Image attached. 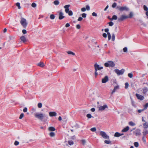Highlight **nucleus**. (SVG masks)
<instances>
[{
    "label": "nucleus",
    "instance_id": "nucleus-1",
    "mask_svg": "<svg viewBox=\"0 0 148 148\" xmlns=\"http://www.w3.org/2000/svg\"><path fill=\"white\" fill-rule=\"evenodd\" d=\"M34 115L35 118L41 121L45 117L47 116L42 113L39 112L34 113Z\"/></svg>",
    "mask_w": 148,
    "mask_h": 148
},
{
    "label": "nucleus",
    "instance_id": "nucleus-2",
    "mask_svg": "<svg viewBox=\"0 0 148 148\" xmlns=\"http://www.w3.org/2000/svg\"><path fill=\"white\" fill-rule=\"evenodd\" d=\"M20 23L23 28H26L27 26V23L26 20L25 18H21V19Z\"/></svg>",
    "mask_w": 148,
    "mask_h": 148
},
{
    "label": "nucleus",
    "instance_id": "nucleus-3",
    "mask_svg": "<svg viewBox=\"0 0 148 148\" xmlns=\"http://www.w3.org/2000/svg\"><path fill=\"white\" fill-rule=\"evenodd\" d=\"M104 66L106 67H113L115 66V64L114 62L111 61H109L104 63Z\"/></svg>",
    "mask_w": 148,
    "mask_h": 148
},
{
    "label": "nucleus",
    "instance_id": "nucleus-4",
    "mask_svg": "<svg viewBox=\"0 0 148 148\" xmlns=\"http://www.w3.org/2000/svg\"><path fill=\"white\" fill-rule=\"evenodd\" d=\"M116 9L119 10L120 11H128L129 10V8L126 6L123 7L118 6L116 8Z\"/></svg>",
    "mask_w": 148,
    "mask_h": 148
},
{
    "label": "nucleus",
    "instance_id": "nucleus-5",
    "mask_svg": "<svg viewBox=\"0 0 148 148\" xmlns=\"http://www.w3.org/2000/svg\"><path fill=\"white\" fill-rule=\"evenodd\" d=\"M97 108L99 110L101 111L104 110L108 108V106L106 104L104 105L103 106L98 105L97 106Z\"/></svg>",
    "mask_w": 148,
    "mask_h": 148
},
{
    "label": "nucleus",
    "instance_id": "nucleus-6",
    "mask_svg": "<svg viewBox=\"0 0 148 148\" xmlns=\"http://www.w3.org/2000/svg\"><path fill=\"white\" fill-rule=\"evenodd\" d=\"M100 135L105 139H109V136H108L106 133L103 131H100Z\"/></svg>",
    "mask_w": 148,
    "mask_h": 148
},
{
    "label": "nucleus",
    "instance_id": "nucleus-7",
    "mask_svg": "<svg viewBox=\"0 0 148 148\" xmlns=\"http://www.w3.org/2000/svg\"><path fill=\"white\" fill-rule=\"evenodd\" d=\"M128 18V16H125L124 15H122L118 18V21L119 22L122 21Z\"/></svg>",
    "mask_w": 148,
    "mask_h": 148
},
{
    "label": "nucleus",
    "instance_id": "nucleus-8",
    "mask_svg": "<svg viewBox=\"0 0 148 148\" xmlns=\"http://www.w3.org/2000/svg\"><path fill=\"white\" fill-rule=\"evenodd\" d=\"M114 71L118 75H122L125 71V70L124 69H122L121 70L119 69H115Z\"/></svg>",
    "mask_w": 148,
    "mask_h": 148
},
{
    "label": "nucleus",
    "instance_id": "nucleus-9",
    "mask_svg": "<svg viewBox=\"0 0 148 148\" xmlns=\"http://www.w3.org/2000/svg\"><path fill=\"white\" fill-rule=\"evenodd\" d=\"M133 133L136 136H140L141 135L140 130L139 129H137L134 131Z\"/></svg>",
    "mask_w": 148,
    "mask_h": 148
},
{
    "label": "nucleus",
    "instance_id": "nucleus-10",
    "mask_svg": "<svg viewBox=\"0 0 148 148\" xmlns=\"http://www.w3.org/2000/svg\"><path fill=\"white\" fill-rule=\"evenodd\" d=\"M94 66L95 71H97L98 70H101L103 68V67L100 66L97 63H95Z\"/></svg>",
    "mask_w": 148,
    "mask_h": 148
},
{
    "label": "nucleus",
    "instance_id": "nucleus-11",
    "mask_svg": "<svg viewBox=\"0 0 148 148\" xmlns=\"http://www.w3.org/2000/svg\"><path fill=\"white\" fill-rule=\"evenodd\" d=\"M64 143L65 144L64 146H68L69 145H73L74 144V142L72 140H69L68 142L67 141H65Z\"/></svg>",
    "mask_w": 148,
    "mask_h": 148
},
{
    "label": "nucleus",
    "instance_id": "nucleus-12",
    "mask_svg": "<svg viewBox=\"0 0 148 148\" xmlns=\"http://www.w3.org/2000/svg\"><path fill=\"white\" fill-rule=\"evenodd\" d=\"M108 77L107 76H106L102 79L101 82L102 83H104L108 82Z\"/></svg>",
    "mask_w": 148,
    "mask_h": 148
},
{
    "label": "nucleus",
    "instance_id": "nucleus-13",
    "mask_svg": "<svg viewBox=\"0 0 148 148\" xmlns=\"http://www.w3.org/2000/svg\"><path fill=\"white\" fill-rule=\"evenodd\" d=\"M136 95L138 99L140 100H143L144 99V96L138 94H136Z\"/></svg>",
    "mask_w": 148,
    "mask_h": 148
},
{
    "label": "nucleus",
    "instance_id": "nucleus-14",
    "mask_svg": "<svg viewBox=\"0 0 148 148\" xmlns=\"http://www.w3.org/2000/svg\"><path fill=\"white\" fill-rule=\"evenodd\" d=\"M70 6V5H67L64 6V8L65 9V12L66 13H68V12L70 11L69 8Z\"/></svg>",
    "mask_w": 148,
    "mask_h": 148
},
{
    "label": "nucleus",
    "instance_id": "nucleus-15",
    "mask_svg": "<svg viewBox=\"0 0 148 148\" xmlns=\"http://www.w3.org/2000/svg\"><path fill=\"white\" fill-rule=\"evenodd\" d=\"M49 115L51 117L55 116H56L57 113L54 112H51L49 113Z\"/></svg>",
    "mask_w": 148,
    "mask_h": 148
},
{
    "label": "nucleus",
    "instance_id": "nucleus-16",
    "mask_svg": "<svg viewBox=\"0 0 148 148\" xmlns=\"http://www.w3.org/2000/svg\"><path fill=\"white\" fill-rule=\"evenodd\" d=\"M142 133L143 136H145L146 135L148 134V130L146 129H144Z\"/></svg>",
    "mask_w": 148,
    "mask_h": 148
},
{
    "label": "nucleus",
    "instance_id": "nucleus-17",
    "mask_svg": "<svg viewBox=\"0 0 148 148\" xmlns=\"http://www.w3.org/2000/svg\"><path fill=\"white\" fill-rule=\"evenodd\" d=\"M63 14L62 12H60L59 14V19L61 20L64 18V16H63Z\"/></svg>",
    "mask_w": 148,
    "mask_h": 148
},
{
    "label": "nucleus",
    "instance_id": "nucleus-18",
    "mask_svg": "<svg viewBox=\"0 0 148 148\" xmlns=\"http://www.w3.org/2000/svg\"><path fill=\"white\" fill-rule=\"evenodd\" d=\"M20 39L24 43L27 41V39L24 36H22L21 37Z\"/></svg>",
    "mask_w": 148,
    "mask_h": 148
},
{
    "label": "nucleus",
    "instance_id": "nucleus-19",
    "mask_svg": "<svg viewBox=\"0 0 148 148\" xmlns=\"http://www.w3.org/2000/svg\"><path fill=\"white\" fill-rule=\"evenodd\" d=\"M119 86H116L114 87V89L112 91V93H111L112 94H113L114 92L116 91V90H117L118 89H119Z\"/></svg>",
    "mask_w": 148,
    "mask_h": 148
},
{
    "label": "nucleus",
    "instance_id": "nucleus-20",
    "mask_svg": "<svg viewBox=\"0 0 148 148\" xmlns=\"http://www.w3.org/2000/svg\"><path fill=\"white\" fill-rule=\"evenodd\" d=\"M129 129V126H126L125 128L123 129L122 130V132H126Z\"/></svg>",
    "mask_w": 148,
    "mask_h": 148
},
{
    "label": "nucleus",
    "instance_id": "nucleus-21",
    "mask_svg": "<svg viewBox=\"0 0 148 148\" xmlns=\"http://www.w3.org/2000/svg\"><path fill=\"white\" fill-rule=\"evenodd\" d=\"M38 66H39L41 67H43L45 66L43 62H40L37 64Z\"/></svg>",
    "mask_w": 148,
    "mask_h": 148
},
{
    "label": "nucleus",
    "instance_id": "nucleus-22",
    "mask_svg": "<svg viewBox=\"0 0 148 148\" xmlns=\"http://www.w3.org/2000/svg\"><path fill=\"white\" fill-rule=\"evenodd\" d=\"M143 127L144 129H146L148 128V123L145 122L143 124Z\"/></svg>",
    "mask_w": 148,
    "mask_h": 148
},
{
    "label": "nucleus",
    "instance_id": "nucleus-23",
    "mask_svg": "<svg viewBox=\"0 0 148 148\" xmlns=\"http://www.w3.org/2000/svg\"><path fill=\"white\" fill-rule=\"evenodd\" d=\"M143 90V93L144 94H146L147 91H148V89L147 87H144Z\"/></svg>",
    "mask_w": 148,
    "mask_h": 148
},
{
    "label": "nucleus",
    "instance_id": "nucleus-24",
    "mask_svg": "<svg viewBox=\"0 0 148 148\" xmlns=\"http://www.w3.org/2000/svg\"><path fill=\"white\" fill-rule=\"evenodd\" d=\"M129 125L131 126H133L135 125L136 124L132 121L129 122L128 123Z\"/></svg>",
    "mask_w": 148,
    "mask_h": 148
},
{
    "label": "nucleus",
    "instance_id": "nucleus-25",
    "mask_svg": "<svg viewBox=\"0 0 148 148\" xmlns=\"http://www.w3.org/2000/svg\"><path fill=\"white\" fill-rule=\"evenodd\" d=\"M48 130L50 131H53L55 130V129L53 127H51L48 128Z\"/></svg>",
    "mask_w": 148,
    "mask_h": 148
},
{
    "label": "nucleus",
    "instance_id": "nucleus-26",
    "mask_svg": "<svg viewBox=\"0 0 148 148\" xmlns=\"http://www.w3.org/2000/svg\"><path fill=\"white\" fill-rule=\"evenodd\" d=\"M59 3V1L58 0H55L53 2L54 4L56 5H58Z\"/></svg>",
    "mask_w": 148,
    "mask_h": 148
},
{
    "label": "nucleus",
    "instance_id": "nucleus-27",
    "mask_svg": "<svg viewBox=\"0 0 148 148\" xmlns=\"http://www.w3.org/2000/svg\"><path fill=\"white\" fill-rule=\"evenodd\" d=\"M114 136L115 137H116L121 136L120 134L119 133H118V132H116L114 134Z\"/></svg>",
    "mask_w": 148,
    "mask_h": 148
},
{
    "label": "nucleus",
    "instance_id": "nucleus-28",
    "mask_svg": "<svg viewBox=\"0 0 148 148\" xmlns=\"http://www.w3.org/2000/svg\"><path fill=\"white\" fill-rule=\"evenodd\" d=\"M67 52L68 54L69 55H72L73 56H74L75 55V53L71 51H67Z\"/></svg>",
    "mask_w": 148,
    "mask_h": 148
},
{
    "label": "nucleus",
    "instance_id": "nucleus-29",
    "mask_svg": "<svg viewBox=\"0 0 148 148\" xmlns=\"http://www.w3.org/2000/svg\"><path fill=\"white\" fill-rule=\"evenodd\" d=\"M104 143L107 144H111V142L109 140H105Z\"/></svg>",
    "mask_w": 148,
    "mask_h": 148
},
{
    "label": "nucleus",
    "instance_id": "nucleus-30",
    "mask_svg": "<svg viewBox=\"0 0 148 148\" xmlns=\"http://www.w3.org/2000/svg\"><path fill=\"white\" fill-rule=\"evenodd\" d=\"M134 146L136 147H137L139 146V144L137 142H135L134 143Z\"/></svg>",
    "mask_w": 148,
    "mask_h": 148
},
{
    "label": "nucleus",
    "instance_id": "nucleus-31",
    "mask_svg": "<svg viewBox=\"0 0 148 148\" xmlns=\"http://www.w3.org/2000/svg\"><path fill=\"white\" fill-rule=\"evenodd\" d=\"M133 13L132 12H130L129 14V16H128V18H131L133 16Z\"/></svg>",
    "mask_w": 148,
    "mask_h": 148
},
{
    "label": "nucleus",
    "instance_id": "nucleus-32",
    "mask_svg": "<svg viewBox=\"0 0 148 148\" xmlns=\"http://www.w3.org/2000/svg\"><path fill=\"white\" fill-rule=\"evenodd\" d=\"M90 130L92 132H95L96 131V129L95 127H94L91 128Z\"/></svg>",
    "mask_w": 148,
    "mask_h": 148
},
{
    "label": "nucleus",
    "instance_id": "nucleus-33",
    "mask_svg": "<svg viewBox=\"0 0 148 148\" xmlns=\"http://www.w3.org/2000/svg\"><path fill=\"white\" fill-rule=\"evenodd\" d=\"M108 36V40H110L111 39V36L110 33L109 32H108L107 33Z\"/></svg>",
    "mask_w": 148,
    "mask_h": 148
},
{
    "label": "nucleus",
    "instance_id": "nucleus-34",
    "mask_svg": "<svg viewBox=\"0 0 148 148\" xmlns=\"http://www.w3.org/2000/svg\"><path fill=\"white\" fill-rule=\"evenodd\" d=\"M55 17V16L54 14H51L50 16V18L51 19H53Z\"/></svg>",
    "mask_w": 148,
    "mask_h": 148
},
{
    "label": "nucleus",
    "instance_id": "nucleus-35",
    "mask_svg": "<svg viewBox=\"0 0 148 148\" xmlns=\"http://www.w3.org/2000/svg\"><path fill=\"white\" fill-rule=\"evenodd\" d=\"M49 135L51 137H53L55 135V134L53 132H51L49 134Z\"/></svg>",
    "mask_w": 148,
    "mask_h": 148
},
{
    "label": "nucleus",
    "instance_id": "nucleus-36",
    "mask_svg": "<svg viewBox=\"0 0 148 148\" xmlns=\"http://www.w3.org/2000/svg\"><path fill=\"white\" fill-rule=\"evenodd\" d=\"M68 13L69 15L70 16H72L73 14V13L71 10H70L68 12Z\"/></svg>",
    "mask_w": 148,
    "mask_h": 148
},
{
    "label": "nucleus",
    "instance_id": "nucleus-37",
    "mask_svg": "<svg viewBox=\"0 0 148 148\" xmlns=\"http://www.w3.org/2000/svg\"><path fill=\"white\" fill-rule=\"evenodd\" d=\"M42 104L41 103H40L38 104V107L39 108H40L42 107Z\"/></svg>",
    "mask_w": 148,
    "mask_h": 148
},
{
    "label": "nucleus",
    "instance_id": "nucleus-38",
    "mask_svg": "<svg viewBox=\"0 0 148 148\" xmlns=\"http://www.w3.org/2000/svg\"><path fill=\"white\" fill-rule=\"evenodd\" d=\"M128 76L130 78H132L133 77V74L132 73H129L128 74Z\"/></svg>",
    "mask_w": 148,
    "mask_h": 148
},
{
    "label": "nucleus",
    "instance_id": "nucleus-39",
    "mask_svg": "<svg viewBox=\"0 0 148 148\" xmlns=\"http://www.w3.org/2000/svg\"><path fill=\"white\" fill-rule=\"evenodd\" d=\"M16 5L18 7L19 9H21V6H20V3H16Z\"/></svg>",
    "mask_w": 148,
    "mask_h": 148
},
{
    "label": "nucleus",
    "instance_id": "nucleus-40",
    "mask_svg": "<svg viewBox=\"0 0 148 148\" xmlns=\"http://www.w3.org/2000/svg\"><path fill=\"white\" fill-rule=\"evenodd\" d=\"M117 18V17L115 15H113L112 17V19L116 20Z\"/></svg>",
    "mask_w": 148,
    "mask_h": 148
},
{
    "label": "nucleus",
    "instance_id": "nucleus-41",
    "mask_svg": "<svg viewBox=\"0 0 148 148\" xmlns=\"http://www.w3.org/2000/svg\"><path fill=\"white\" fill-rule=\"evenodd\" d=\"M115 35L114 34H113L112 36V40L114 41L115 40Z\"/></svg>",
    "mask_w": 148,
    "mask_h": 148
},
{
    "label": "nucleus",
    "instance_id": "nucleus-42",
    "mask_svg": "<svg viewBox=\"0 0 148 148\" xmlns=\"http://www.w3.org/2000/svg\"><path fill=\"white\" fill-rule=\"evenodd\" d=\"M108 24H109V25L110 26H113L114 25V23L112 21H110V22L108 23Z\"/></svg>",
    "mask_w": 148,
    "mask_h": 148
},
{
    "label": "nucleus",
    "instance_id": "nucleus-43",
    "mask_svg": "<svg viewBox=\"0 0 148 148\" xmlns=\"http://www.w3.org/2000/svg\"><path fill=\"white\" fill-rule=\"evenodd\" d=\"M36 4L34 3H33L32 4V6L33 8H35L36 6Z\"/></svg>",
    "mask_w": 148,
    "mask_h": 148
},
{
    "label": "nucleus",
    "instance_id": "nucleus-44",
    "mask_svg": "<svg viewBox=\"0 0 148 148\" xmlns=\"http://www.w3.org/2000/svg\"><path fill=\"white\" fill-rule=\"evenodd\" d=\"M123 51L125 52H126L127 51V47H125L123 49Z\"/></svg>",
    "mask_w": 148,
    "mask_h": 148
},
{
    "label": "nucleus",
    "instance_id": "nucleus-45",
    "mask_svg": "<svg viewBox=\"0 0 148 148\" xmlns=\"http://www.w3.org/2000/svg\"><path fill=\"white\" fill-rule=\"evenodd\" d=\"M125 89H127L128 88V86H129V84L128 83L126 82L125 83Z\"/></svg>",
    "mask_w": 148,
    "mask_h": 148
},
{
    "label": "nucleus",
    "instance_id": "nucleus-46",
    "mask_svg": "<svg viewBox=\"0 0 148 148\" xmlns=\"http://www.w3.org/2000/svg\"><path fill=\"white\" fill-rule=\"evenodd\" d=\"M19 142L18 141H15L14 143V145L16 146H17L19 144Z\"/></svg>",
    "mask_w": 148,
    "mask_h": 148
},
{
    "label": "nucleus",
    "instance_id": "nucleus-47",
    "mask_svg": "<svg viewBox=\"0 0 148 148\" xmlns=\"http://www.w3.org/2000/svg\"><path fill=\"white\" fill-rule=\"evenodd\" d=\"M86 116L88 118H90L92 117V116L91 114H87Z\"/></svg>",
    "mask_w": 148,
    "mask_h": 148
},
{
    "label": "nucleus",
    "instance_id": "nucleus-48",
    "mask_svg": "<svg viewBox=\"0 0 148 148\" xmlns=\"http://www.w3.org/2000/svg\"><path fill=\"white\" fill-rule=\"evenodd\" d=\"M82 17L83 18H86V14L85 13H83L81 14Z\"/></svg>",
    "mask_w": 148,
    "mask_h": 148
},
{
    "label": "nucleus",
    "instance_id": "nucleus-49",
    "mask_svg": "<svg viewBox=\"0 0 148 148\" xmlns=\"http://www.w3.org/2000/svg\"><path fill=\"white\" fill-rule=\"evenodd\" d=\"M81 142L83 145H84L86 143V141L85 140H81Z\"/></svg>",
    "mask_w": 148,
    "mask_h": 148
},
{
    "label": "nucleus",
    "instance_id": "nucleus-50",
    "mask_svg": "<svg viewBox=\"0 0 148 148\" xmlns=\"http://www.w3.org/2000/svg\"><path fill=\"white\" fill-rule=\"evenodd\" d=\"M143 8H144V10H145L146 11L148 10V8L147 7L146 5H144L143 6Z\"/></svg>",
    "mask_w": 148,
    "mask_h": 148
},
{
    "label": "nucleus",
    "instance_id": "nucleus-51",
    "mask_svg": "<svg viewBox=\"0 0 148 148\" xmlns=\"http://www.w3.org/2000/svg\"><path fill=\"white\" fill-rule=\"evenodd\" d=\"M24 116V114L23 113H21L19 116V118L20 119H22Z\"/></svg>",
    "mask_w": 148,
    "mask_h": 148
},
{
    "label": "nucleus",
    "instance_id": "nucleus-52",
    "mask_svg": "<svg viewBox=\"0 0 148 148\" xmlns=\"http://www.w3.org/2000/svg\"><path fill=\"white\" fill-rule=\"evenodd\" d=\"M117 5V4L115 3H114L112 5V6L113 8H115Z\"/></svg>",
    "mask_w": 148,
    "mask_h": 148
},
{
    "label": "nucleus",
    "instance_id": "nucleus-53",
    "mask_svg": "<svg viewBox=\"0 0 148 148\" xmlns=\"http://www.w3.org/2000/svg\"><path fill=\"white\" fill-rule=\"evenodd\" d=\"M86 10H90V6L88 5H87L86 6Z\"/></svg>",
    "mask_w": 148,
    "mask_h": 148
},
{
    "label": "nucleus",
    "instance_id": "nucleus-54",
    "mask_svg": "<svg viewBox=\"0 0 148 148\" xmlns=\"http://www.w3.org/2000/svg\"><path fill=\"white\" fill-rule=\"evenodd\" d=\"M14 36H10L9 37V39L10 40H14Z\"/></svg>",
    "mask_w": 148,
    "mask_h": 148
},
{
    "label": "nucleus",
    "instance_id": "nucleus-55",
    "mask_svg": "<svg viewBox=\"0 0 148 148\" xmlns=\"http://www.w3.org/2000/svg\"><path fill=\"white\" fill-rule=\"evenodd\" d=\"M23 112H26L27 111V108H26V107L25 108L23 109Z\"/></svg>",
    "mask_w": 148,
    "mask_h": 148
},
{
    "label": "nucleus",
    "instance_id": "nucleus-56",
    "mask_svg": "<svg viewBox=\"0 0 148 148\" xmlns=\"http://www.w3.org/2000/svg\"><path fill=\"white\" fill-rule=\"evenodd\" d=\"M86 10L85 8H83L81 9V11L82 12H84L86 11Z\"/></svg>",
    "mask_w": 148,
    "mask_h": 148
},
{
    "label": "nucleus",
    "instance_id": "nucleus-57",
    "mask_svg": "<svg viewBox=\"0 0 148 148\" xmlns=\"http://www.w3.org/2000/svg\"><path fill=\"white\" fill-rule=\"evenodd\" d=\"M92 16H94L96 17L97 16V14L95 12H93L92 13Z\"/></svg>",
    "mask_w": 148,
    "mask_h": 148
},
{
    "label": "nucleus",
    "instance_id": "nucleus-58",
    "mask_svg": "<svg viewBox=\"0 0 148 148\" xmlns=\"http://www.w3.org/2000/svg\"><path fill=\"white\" fill-rule=\"evenodd\" d=\"M82 19H83V18L82 17H79L77 21H82Z\"/></svg>",
    "mask_w": 148,
    "mask_h": 148
},
{
    "label": "nucleus",
    "instance_id": "nucleus-59",
    "mask_svg": "<svg viewBox=\"0 0 148 148\" xmlns=\"http://www.w3.org/2000/svg\"><path fill=\"white\" fill-rule=\"evenodd\" d=\"M142 139H143V142L145 143H146V140L145 138V136H143V138H142Z\"/></svg>",
    "mask_w": 148,
    "mask_h": 148
},
{
    "label": "nucleus",
    "instance_id": "nucleus-60",
    "mask_svg": "<svg viewBox=\"0 0 148 148\" xmlns=\"http://www.w3.org/2000/svg\"><path fill=\"white\" fill-rule=\"evenodd\" d=\"M22 32L23 34H25L27 33V31L25 29H23L22 30Z\"/></svg>",
    "mask_w": 148,
    "mask_h": 148
},
{
    "label": "nucleus",
    "instance_id": "nucleus-61",
    "mask_svg": "<svg viewBox=\"0 0 148 148\" xmlns=\"http://www.w3.org/2000/svg\"><path fill=\"white\" fill-rule=\"evenodd\" d=\"M70 26V25L69 23H67L65 25V27H69Z\"/></svg>",
    "mask_w": 148,
    "mask_h": 148
},
{
    "label": "nucleus",
    "instance_id": "nucleus-62",
    "mask_svg": "<svg viewBox=\"0 0 148 148\" xmlns=\"http://www.w3.org/2000/svg\"><path fill=\"white\" fill-rule=\"evenodd\" d=\"M76 27L77 29H79L81 27L78 24L76 25Z\"/></svg>",
    "mask_w": 148,
    "mask_h": 148
},
{
    "label": "nucleus",
    "instance_id": "nucleus-63",
    "mask_svg": "<svg viewBox=\"0 0 148 148\" xmlns=\"http://www.w3.org/2000/svg\"><path fill=\"white\" fill-rule=\"evenodd\" d=\"M103 36L105 38L107 37V34L106 33H104L103 34Z\"/></svg>",
    "mask_w": 148,
    "mask_h": 148
},
{
    "label": "nucleus",
    "instance_id": "nucleus-64",
    "mask_svg": "<svg viewBox=\"0 0 148 148\" xmlns=\"http://www.w3.org/2000/svg\"><path fill=\"white\" fill-rule=\"evenodd\" d=\"M148 107V103H147L145 104V105L144 106V108H146Z\"/></svg>",
    "mask_w": 148,
    "mask_h": 148
}]
</instances>
